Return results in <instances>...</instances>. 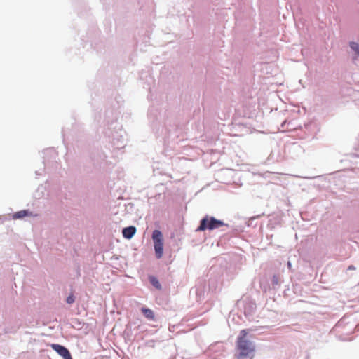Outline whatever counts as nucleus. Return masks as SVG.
<instances>
[{"label": "nucleus", "mask_w": 359, "mask_h": 359, "mask_svg": "<svg viewBox=\"0 0 359 359\" xmlns=\"http://www.w3.org/2000/svg\"><path fill=\"white\" fill-rule=\"evenodd\" d=\"M248 330H242L236 340V359H252L255 351L254 343L248 339Z\"/></svg>", "instance_id": "obj_1"}, {"label": "nucleus", "mask_w": 359, "mask_h": 359, "mask_svg": "<svg viewBox=\"0 0 359 359\" xmlns=\"http://www.w3.org/2000/svg\"><path fill=\"white\" fill-rule=\"evenodd\" d=\"M350 47L359 56V44L356 42H351Z\"/></svg>", "instance_id": "obj_8"}, {"label": "nucleus", "mask_w": 359, "mask_h": 359, "mask_svg": "<svg viewBox=\"0 0 359 359\" xmlns=\"http://www.w3.org/2000/svg\"><path fill=\"white\" fill-rule=\"evenodd\" d=\"M151 283L157 288H160L161 287V285L158 283V281L157 280H156L155 278H152V280H151Z\"/></svg>", "instance_id": "obj_10"}, {"label": "nucleus", "mask_w": 359, "mask_h": 359, "mask_svg": "<svg viewBox=\"0 0 359 359\" xmlns=\"http://www.w3.org/2000/svg\"><path fill=\"white\" fill-rule=\"evenodd\" d=\"M27 215H29V212L27 210H21L13 215V219H21Z\"/></svg>", "instance_id": "obj_7"}, {"label": "nucleus", "mask_w": 359, "mask_h": 359, "mask_svg": "<svg viewBox=\"0 0 359 359\" xmlns=\"http://www.w3.org/2000/svg\"><path fill=\"white\" fill-rule=\"evenodd\" d=\"M290 266H291V264H290V263L289 262V263H288V266H289V267H290Z\"/></svg>", "instance_id": "obj_12"}, {"label": "nucleus", "mask_w": 359, "mask_h": 359, "mask_svg": "<svg viewBox=\"0 0 359 359\" xmlns=\"http://www.w3.org/2000/svg\"><path fill=\"white\" fill-rule=\"evenodd\" d=\"M52 348L62 358L67 356L69 353L67 348L59 344H53Z\"/></svg>", "instance_id": "obj_4"}, {"label": "nucleus", "mask_w": 359, "mask_h": 359, "mask_svg": "<svg viewBox=\"0 0 359 359\" xmlns=\"http://www.w3.org/2000/svg\"><path fill=\"white\" fill-rule=\"evenodd\" d=\"M152 239L154 241L156 257L160 259L163 253V238L162 233L159 230H154L152 233Z\"/></svg>", "instance_id": "obj_3"}, {"label": "nucleus", "mask_w": 359, "mask_h": 359, "mask_svg": "<svg viewBox=\"0 0 359 359\" xmlns=\"http://www.w3.org/2000/svg\"><path fill=\"white\" fill-rule=\"evenodd\" d=\"M141 311L144 316H145V318H147V319L151 320H154L155 319L154 313L151 309L143 307L141 309Z\"/></svg>", "instance_id": "obj_6"}, {"label": "nucleus", "mask_w": 359, "mask_h": 359, "mask_svg": "<svg viewBox=\"0 0 359 359\" xmlns=\"http://www.w3.org/2000/svg\"><path fill=\"white\" fill-rule=\"evenodd\" d=\"M63 359H72L71 354L69 353L67 356L64 357Z\"/></svg>", "instance_id": "obj_11"}, {"label": "nucleus", "mask_w": 359, "mask_h": 359, "mask_svg": "<svg viewBox=\"0 0 359 359\" xmlns=\"http://www.w3.org/2000/svg\"><path fill=\"white\" fill-rule=\"evenodd\" d=\"M225 224L222 221L217 219L213 217L205 216L201 220L200 225L197 228V231H204L205 230H213L224 226ZM227 226V224H226Z\"/></svg>", "instance_id": "obj_2"}, {"label": "nucleus", "mask_w": 359, "mask_h": 359, "mask_svg": "<svg viewBox=\"0 0 359 359\" xmlns=\"http://www.w3.org/2000/svg\"><path fill=\"white\" fill-rule=\"evenodd\" d=\"M135 232L136 228L133 226L126 227L122 231L123 237L127 239H130L135 235Z\"/></svg>", "instance_id": "obj_5"}, {"label": "nucleus", "mask_w": 359, "mask_h": 359, "mask_svg": "<svg viewBox=\"0 0 359 359\" xmlns=\"http://www.w3.org/2000/svg\"><path fill=\"white\" fill-rule=\"evenodd\" d=\"M67 302L69 304H71L72 303H74V295L72 294H70L67 298Z\"/></svg>", "instance_id": "obj_9"}]
</instances>
